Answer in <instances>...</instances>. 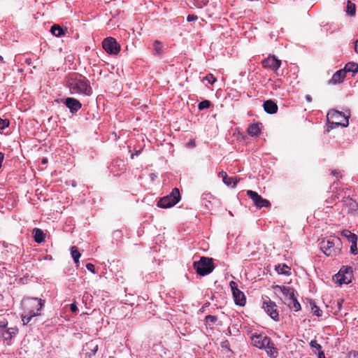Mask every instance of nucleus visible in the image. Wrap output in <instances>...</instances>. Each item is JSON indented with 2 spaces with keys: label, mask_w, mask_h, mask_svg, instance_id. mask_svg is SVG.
<instances>
[{
  "label": "nucleus",
  "mask_w": 358,
  "mask_h": 358,
  "mask_svg": "<svg viewBox=\"0 0 358 358\" xmlns=\"http://www.w3.org/2000/svg\"><path fill=\"white\" fill-rule=\"evenodd\" d=\"M66 31V28L64 29L59 24H54L52 26L50 29V32L52 33V34L57 37L64 36Z\"/></svg>",
  "instance_id": "20"
},
{
  "label": "nucleus",
  "mask_w": 358,
  "mask_h": 358,
  "mask_svg": "<svg viewBox=\"0 0 358 358\" xmlns=\"http://www.w3.org/2000/svg\"><path fill=\"white\" fill-rule=\"evenodd\" d=\"M103 48L110 55H117L120 51V45L114 38L108 37L102 42Z\"/></svg>",
  "instance_id": "11"
},
{
  "label": "nucleus",
  "mask_w": 358,
  "mask_h": 358,
  "mask_svg": "<svg viewBox=\"0 0 358 358\" xmlns=\"http://www.w3.org/2000/svg\"><path fill=\"white\" fill-rule=\"evenodd\" d=\"M63 103L73 114L76 113L82 107L81 103L78 99L73 97L65 99Z\"/></svg>",
  "instance_id": "15"
},
{
  "label": "nucleus",
  "mask_w": 358,
  "mask_h": 358,
  "mask_svg": "<svg viewBox=\"0 0 358 358\" xmlns=\"http://www.w3.org/2000/svg\"><path fill=\"white\" fill-rule=\"evenodd\" d=\"M163 53V45L159 41H155L153 43V54L155 56H160Z\"/></svg>",
  "instance_id": "25"
},
{
  "label": "nucleus",
  "mask_w": 358,
  "mask_h": 358,
  "mask_svg": "<svg viewBox=\"0 0 358 358\" xmlns=\"http://www.w3.org/2000/svg\"><path fill=\"white\" fill-rule=\"evenodd\" d=\"M195 6L198 8H203L207 5L208 0H194Z\"/></svg>",
  "instance_id": "39"
},
{
  "label": "nucleus",
  "mask_w": 358,
  "mask_h": 358,
  "mask_svg": "<svg viewBox=\"0 0 358 358\" xmlns=\"http://www.w3.org/2000/svg\"><path fill=\"white\" fill-rule=\"evenodd\" d=\"M109 358H115V357H113V356H110V357H109Z\"/></svg>",
  "instance_id": "59"
},
{
  "label": "nucleus",
  "mask_w": 358,
  "mask_h": 358,
  "mask_svg": "<svg viewBox=\"0 0 358 358\" xmlns=\"http://www.w3.org/2000/svg\"><path fill=\"white\" fill-rule=\"evenodd\" d=\"M193 267L197 274L202 276L210 274L215 268L213 259L206 257H201L199 261L194 262Z\"/></svg>",
  "instance_id": "5"
},
{
  "label": "nucleus",
  "mask_w": 358,
  "mask_h": 358,
  "mask_svg": "<svg viewBox=\"0 0 358 358\" xmlns=\"http://www.w3.org/2000/svg\"><path fill=\"white\" fill-rule=\"evenodd\" d=\"M47 162H48V159L45 158L43 159V160H42L43 164H45V163H47Z\"/></svg>",
  "instance_id": "56"
},
{
  "label": "nucleus",
  "mask_w": 358,
  "mask_h": 358,
  "mask_svg": "<svg viewBox=\"0 0 358 358\" xmlns=\"http://www.w3.org/2000/svg\"><path fill=\"white\" fill-rule=\"evenodd\" d=\"M352 268L343 266L339 272L334 276V280L340 285L348 284L351 281Z\"/></svg>",
  "instance_id": "8"
},
{
  "label": "nucleus",
  "mask_w": 358,
  "mask_h": 358,
  "mask_svg": "<svg viewBox=\"0 0 358 358\" xmlns=\"http://www.w3.org/2000/svg\"><path fill=\"white\" fill-rule=\"evenodd\" d=\"M217 320V317L215 315H208L205 317V321L207 324H211L215 323Z\"/></svg>",
  "instance_id": "36"
},
{
  "label": "nucleus",
  "mask_w": 358,
  "mask_h": 358,
  "mask_svg": "<svg viewBox=\"0 0 358 358\" xmlns=\"http://www.w3.org/2000/svg\"><path fill=\"white\" fill-rule=\"evenodd\" d=\"M17 331V329H8L2 332V336L4 340H9L15 336Z\"/></svg>",
  "instance_id": "26"
},
{
  "label": "nucleus",
  "mask_w": 358,
  "mask_h": 358,
  "mask_svg": "<svg viewBox=\"0 0 358 358\" xmlns=\"http://www.w3.org/2000/svg\"><path fill=\"white\" fill-rule=\"evenodd\" d=\"M87 348H88L91 351V353L89 356L90 357L92 355H94L98 350V345L94 343L92 341L87 343Z\"/></svg>",
  "instance_id": "32"
},
{
  "label": "nucleus",
  "mask_w": 358,
  "mask_h": 358,
  "mask_svg": "<svg viewBox=\"0 0 358 358\" xmlns=\"http://www.w3.org/2000/svg\"><path fill=\"white\" fill-rule=\"evenodd\" d=\"M339 307L341 306V303L340 302L338 303Z\"/></svg>",
  "instance_id": "58"
},
{
  "label": "nucleus",
  "mask_w": 358,
  "mask_h": 358,
  "mask_svg": "<svg viewBox=\"0 0 358 358\" xmlns=\"http://www.w3.org/2000/svg\"><path fill=\"white\" fill-rule=\"evenodd\" d=\"M220 174H224V177H223V182L227 185V186H229L233 184V187H236L237 182H238V180H235V178H233V177H229L227 174L226 172H224V171H222L220 173Z\"/></svg>",
  "instance_id": "24"
},
{
  "label": "nucleus",
  "mask_w": 358,
  "mask_h": 358,
  "mask_svg": "<svg viewBox=\"0 0 358 358\" xmlns=\"http://www.w3.org/2000/svg\"><path fill=\"white\" fill-rule=\"evenodd\" d=\"M349 358H358V352H354L352 354H350Z\"/></svg>",
  "instance_id": "49"
},
{
  "label": "nucleus",
  "mask_w": 358,
  "mask_h": 358,
  "mask_svg": "<svg viewBox=\"0 0 358 358\" xmlns=\"http://www.w3.org/2000/svg\"><path fill=\"white\" fill-rule=\"evenodd\" d=\"M343 70L345 71V74L346 73L352 72L354 75L358 72V64L353 62H348Z\"/></svg>",
  "instance_id": "22"
},
{
  "label": "nucleus",
  "mask_w": 358,
  "mask_h": 358,
  "mask_svg": "<svg viewBox=\"0 0 358 358\" xmlns=\"http://www.w3.org/2000/svg\"><path fill=\"white\" fill-rule=\"evenodd\" d=\"M86 268L88 271H91L92 273H96L94 265L91 263H87L86 264Z\"/></svg>",
  "instance_id": "43"
},
{
  "label": "nucleus",
  "mask_w": 358,
  "mask_h": 358,
  "mask_svg": "<svg viewBox=\"0 0 358 358\" xmlns=\"http://www.w3.org/2000/svg\"><path fill=\"white\" fill-rule=\"evenodd\" d=\"M318 358H326L324 352L322 350L318 352Z\"/></svg>",
  "instance_id": "48"
},
{
  "label": "nucleus",
  "mask_w": 358,
  "mask_h": 358,
  "mask_svg": "<svg viewBox=\"0 0 358 358\" xmlns=\"http://www.w3.org/2000/svg\"><path fill=\"white\" fill-rule=\"evenodd\" d=\"M180 199V191L178 188H174L169 195L164 196L159 200L157 206L162 208H171L177 204Z\"/></svg>",
  "instance_id": "6"
},
{
  "label": "nucleus",
  "mask_w": 358,
  "mask_h": 358,
  "mask_svg": "<svg viewBox=\"0 0 358 358\" xmlns=\"http://www.w3.org/2000/svg\"><path fill=\"white\" fill-rule=\"evenodd\" d=\"M197 19H198V17L194 15H189L187 17V20L188 22H193V21L196 20Z\"/></svg>",
  "instance_id": "45"
},
{
  "label": "nucleus",
  "mask_w": 358,
  "mask_h": 358,
  "mask_svg": "<svg viewBox=\"0 0 358 358\" xmlns=\"http://www.w3.org/2000/svg\"><path fill=\"white\" fill-rule=\"evenodd\" d=\"M220 346L222 349L227 350V352H232L231 348H230V344L229 342L227 340H224L221 342Z\"/></svg>",
  "instance_id": "38"
},
{
  "label": "nucleus",
  "mask_w": 358,
  "mask_h": 358,
  "mask_svg": "<svg viewBox=\"0 0 358 358\" xmlns=\"http://www.w3.org/2000/svg\"><path fill=\"white\" fill-rule=\"evenodd\" d=\"M66 85L71 94H79L90 96L92 94V89L89 80L85 76L78 73L69 74L66 78Z\"/></svg>",
  "instance_id": "1"
},
{
  "label": "nucleus",
  "mask_w": 358,
  "mask_h": 358,
  "mask_svg": "<svg viewBox=\"0 0 358 358\" xmlns=\"http://www.w3.org/2000/svg\"><path fill=\"white\" fill-rule=\"evenodd\" d=\"M9 126V121L7 119L0 117V130L4 129Z\"/></svg>",
  "instance_id": "40"
},
{
  "label": "nucleus",
  "mask_w": 358,
  "mask_h": 358,
  "mask_svg": "<svg viewBox=\"0 0 358 358\" xmlns=\"http://www.w3.org/2000/svg\"><path fill=\"white\" fill-rule=\"evenodd\" d=\"M229 286L232 291L235 303L239 306H244L246 303V298L244 293L238 288L237 283L234 281H231Z\"/></svg>",
  "instance_id": "10"
},
{
  "label": "nucleus",
  "mask_w": 358,
  "mask_h": 358,
  "mask_svg": "<svg viewBox=\"0 0 358 358\" xmlns=\"http://www.w3.org/2000/svg\"><path fill=\"white\" fill-rule=\"evenodd\" d=\"M45 305V300L34 297H24L22 301V306L24 311L29 313H34L40 315V311Z\"/></svg>",
  "instance_id": "4"
},
{
  "label": "nucleus",
  "mask_w": 358,
  "mask_h": 358,
  "mask_svg": "<svg viewBox=\"0 0 358 358\" xmlns=\"http://www.w3.org/2000/svg\"><path fill=\"white\" fill-rule=\"evenodd\" d=\"M263 308L274 320H278V313L276 309V305L270 299L263 302Z\"/></svg>",
  "instance_id": "13"
},
{
  "label": "nucleus",
  "mask_w": 358,
  "mask_h": 358,
  "mask_svg": "<svg viewBox=\"0 0 358 358\" xmlns=\"http://www.w3.org/2000/svg\"><path fill=\"white\" fill-rule=\"evenodd\" d=\"M342 203L344 206L348 208V212L356 211L358 208V205L356 201L349 196L344 197L342 200Z\"/></svg>",
  "instance_id": "18"
},
{
  "label": "nucleus",
  "mask_w": 358,
  "mask_h": 358,
  "mask_svg": "<svg viewBox=\"0 0 358 358\" xmlns=\"http://www.w3.org/2000/svg\"><path fill=\"white\" fill-rule=\"evenodd\" d=\"M357 241V240H355V238H352V240H350V243H352L350 246V252L353 255H357L358 253Z\"/></svg>",
  "instance_id": "35"
},
{
  "label": "nucleus",
  "mask_w": 358,
  "mask_h": 358,
  "mask_svg": "<svg viewBox=\"0 0 358 358\" xmlns=\"http://www.w3.org/2000/svg\"><path fill=\"white\" fill-rule=\"evenodd\" d=\"M71 254L74 260V262L78 264L79 263V258L80 257V253L78 250L76 246H72L71 248Z\"/></svg>",
  "instance_id": "30"
},
{
  "label": "nucleus",
  "mask_w": 358,
  "mask_h": 358,
  "mask_svg": "<svg viewBox=\"0 0 358 358\" xmlns=\"http://www.w3.org/2000/svg\"><path fill=\"white\" fill-rule=\"evenodd\" d=\"M275 270L278 274H283L286 275H289L290 274V268L285 264H279L278 265L275 266Z\"/></svg>",
  "instance_id": "23"
},
{
  "label": "nucleus",
  "mask_w": 358,
  "mask_h": 358,
  "mask_svg": "<svg viewBox=\"0 0 358 358\" xmlns=\"http://www.w3.org/2000/svg\"><path fill=\"white\" fill-rule=\"evenodd\" d=\"M262 123L251 124L248 128V133L251 136H257L261 132Z\"/></svg>",
  "instance_id": "19"
},
{
  "label": "nucleus",
  "mask_w": 358,
  "mask_h": 358,
  "mask_svg": "<svg viewBox=\"0 0 358 358\" xmlns=\"http://www.w3.org/2000/svg\"><path fill=\"white\" fill-rule=\"evenodd\" d=\"M34 239L37 243H41L45 241V234L44 232L38 228H34L33 229Z\"/></svg>",
  "instance_id": "21"
},
{
  "label": "nucleus",
  "mask_w": 358,
  "mask_h": 358,
  "mask_svg": "<svg viewBox=\"0 0 358 358\" xmlns=\"http://www.w3.org/2000/svg\"><path fill=\"white\" fill-rule=\"evenodd\" d=\"M211 106V102L208 100H203L199 103L198 108L199 110H203L204 109L209 108Z\"/></svg>",
  "instance_id": "33"
},
{
  "label": "nucleus",
  "mask_w": 358,
  "mask_h": 358,
  "mask_svg": "<svg viewBox=\"0 0 358 358\" xmlns=\"http://www.w3.org/2000/svg\"><path fill=\"white\" fill-rule=\"evenodd\" d=\"M274 293L289 308H291V289L285 285H275L273 287Z\"/></svg>",
  "instance_id": "7"
},
{
  "label": "nucleus",
  "mask_w": 358,
  "mask_h": 358,
  "mask_svg": "<svg viewBox=\"0 0 358 358\" xmlns=\"http://www.w3.org/2000/svg\"><path fill=\"white\" fill-rule=\"evenodd\" d=\"M7 322L5 320H0V329L3 330L6 327Z\"/></svg>",
  "instance_id": "46"
},
{
  "label": "nucleus",
  "mask_w": 358,
  "mask_h": 358,
  "mask_svg": "<svg viewBox=\"0 0 358 358\" xmlns=\"http://www.w3.org/2000/svg\"><path fill=\"white\" fill-rule=\"evenodd\" d=\"M247 195L252 200L253 203L258 208H262L263 207L268 208L271 206L270 201L262 198L256 192L248 190Z\"/></svg>",
  "instance_id": "12"
},
{
  "label": "nucleus",
  "mask_w": 358,
  "mask_h": 358,
  "mask_svg": "<svg viewBox=\"0 0 358 358\" xmlns=\"http://www.w3.org/2000/svg\"><path fill=\"white\" fill-rule=\"evenodd\" d=\"M333 122H331L330 123V126H329V127H330L331 129H334V128H336V127H338V126H336L335 124H333Z\"/></svg>",
  "instance_id": "54"
},
{
  "label": "nucleus",
  "mask_w": 358,
  "mask_h": 358,
  "mask_svg": "<svg viewBox=\"0 0 358 358\" xmlns=\"http://www.w3.org/2000/svg\"><path fill=\"white\" fill-rule=\"evenodd\" d=\"M251 340L254 346L259 349H264L270 357L275 358L277 357V348H275L271 338L267 336L262 334L252 335Z\"/></svg>",
  "instance_id": "3"
},
{
  "label": "nucleus",
  "mask_w": 358,
  "mask_h": 358,
  "mask_svg": "<svg viewBox=\"0 0 358 358\" xmlns=\"http://www.w3.org/2000/svg\"><path fill=\"white\" fill-rule=\"evenodd\" d=\"M306 101H308V102L312 101V97H311V96H310V95H308H308H306Z\"/></svg>",
  "instance_id": "53"
},
{
  "label": "nucleus",
  "mask_w": 358,
  "mask_h": 358,
  "mask_svg": "<svg viewBox=\"0 0 358 358\" xmlns=\"http://www.w3.org/2000/svg\"><path fill=\"white\" fill-rule=\"evenodd\" d=\"M263 107L266 113L268 114H274L278 111V106L271 99L266 100L263 103Z\"/></svg>",
  "instance_id": "17"
},
{
  "label": "nucleus",
  "mask_w": 358,
  "mask_h": 358,
  "mask_svg": "<svg viewBox=\"0 0 358 358\" xmlns=\"http://www.w3.org/2000/svg\"><path fill=\"white\" fill-rule=\"evenodd\" d=\"M346 74L345 73V71L343 69L337 71L331 77V78L329 80V84L336 85L342 83Z\"/></svg>",
  "instance_id": "16"
},
{
  "label": "nucleus",
  "mask_w": 358,
  "mask_h": 358,
  "mask_svg": "<svg viewBox=\"0 0 358 358\" xmlns=\"http://www.w3.org/2000/svg\"><path fill=\"white\" fill-rule=\"evenodd\" d=\"M346 13L351 16V17H353L355 15V13H356V6L355 3H353L352 1H347V6H346Z\"/></svg>",
  "instance_id": "27"
},
{
  "label": "nucleus",
  "mask_w": 358,
  "mask_h": 358,
  "mask_svg": "<svg viewBox=\"0 0 358 358\" xmlns=\"http://www.w3.org/2000/svg\"><path fill=\"white\" fill-rule=\"evenodd\" d=\"M355 51L358 53V39L355 41Z\"/></svg>",
  "instance_id": "52"
},
{
  "label": "nucleus",
  "mask_w": 358,
  "mask_h": 358,
  "mask_svg": "<svg viewBox=\"0 0 358 358\" xmlns=\"http://www.w3.org/2000/svg\"><path fill=\"white\" fill-rule=\"evenodd\" d=\"M301 309V305L297 301V300L294 296V293L292 292V310L294 311H298Z\"/></svg>",
  "instance_id": "37"
},
{
  "label": "nucleus",
  "mask_w": 358,
  "mask_h": 358,
  "mask_svg": "<svg viewBox=\"0 0 358 358\" xmlns=\"http://www.w3.org/2000/svg\"><path fill=\"white\" fill-rule=\"evenodd\" d=\"M320 246L325 255L334 257L341 253L343 243L339 237L329 236L320 241Z\"/></svg>",
  "instance_id": "2"
},
{
  "label": "nucleus",
  "mask_w": 358,
  "mask_h": 358,
  "mask_svg": "<svg viewBox=\"0 0 358 358\" xmlns=\"http://www.w3.org/2000/svg\"><path fill=\"white\" fill-rule=\"evenodd\" d=\"M331 175L335 177L336 179H339L341 178H342V176L341 174V173L336 170H334V171H331Z\"/></svg>",
  "instance_id": "44"
},
{
  "label": "nucleus",
  "mask_w": 358,
  "mask_h": 358,
  "mask_svg": "<svg viewBox=\"0 0 358 358\" xmlns=\"http://www.w3.org/2000/svg\"><path fill=\"white\" fill-rule=\"evenodd\" d=\"M204 80H207L208 83L213 85L215 81L216 78L212 74H208Z\"/></svg>",
  "instance_id": "42"
},
{
  "label": "nucleus",
  "mask_w": 358,
  "mask_h": 358,
  "mask_svg": "<svg viewBox=\"0 0 358 358\" xmlns=\"http://www.w3.org/2000/svg\"><path fill=\"white\" fill-rule=\"evenodd\" d=\"M310 345L312 348H315L317 350H318V352L322 350V346L319 343H317V341H311L310 343Z\"/></svg>",
  "instance_id": "41"
},
{
  "label": "nucleus",
  "mask_w": 358,
  "mask_h": 358,
  "mask_svg": "<svg viewBox=\"0 0 358 358\" xmlns=\"http://www.w3.org/2000/svg\"><path fill=\"white\" fill-rule=\"evenodd\" d=\"M3 60V57L0 55V61Z\"/></svg>",
  "instance_id": "57"
},
{
  "label": "nucleus",
  "mask_w": 358,
  "mask_h": 358,
  "mask_svg": "<svg viewBox=\"0 0 358 358\" xmlns=\"http://www.w3.org/2000/svg\"><path fill=\"white\" fill-rule=\"evenodd\" d=\"M262 66L266 69H271L273 71L278 69L281 64V61L277 59L274 55L269 56L262 62Z\"/></svg>",
  "instance_id": "14"
},
{
  "label": "nucleus",
  "mask_w": 358,
  "mask_h": 358,
  "mask_svg": "<svg viewBox=\"0 0 358 358\" xmlns=\"http://www.w3.org/2000/svg\"><path fill=\"white\" fill-rule=\"evenodd\" d=\"M310 306H311V310H312V312L313 313L317 316V317H320L322 315V310L320 309V308L316 306V304L315 303H310Z\"/></svg>",
  "instance_id": "34"
},
{
  "label": "nucleus",
  "mask_w": 358,
  "mask_h": 358,
  "mask_svg": "<svg viewBox=\"0 0 358 358\" xmlns=\"http://www.w3.org/2000/svg\"><path fill=\"white\" fill-rule=\"evenodd\" d=\"M341 235L345 237L349 242H350V240H352V238H355V240H357V236L348 229L343 230L341 231Z\"/></svg>",
  "instance_id": "31"
},
{
  "label": "nucleus",
  "mask_w": 358,
  "mask_h": 358,
  "mask_svg": "<svg viewBox=\"0 0 358 358\" xmlns=\"http://www.w3.org/2000/svg\"><path fill=\"white\" fill-rule=\"evenodd\" d=\"M70 309L73 312V313H76L77 310H78V308H77V306L76 305V303H71V307H70Z\"/></svg>",
  "instance_id": "47"
},
{
  "label": "nucleus",
  "mask_w": 358,
  "mask_h": 358,
  "mask_svg": "<svg viewBox=\"0 0 358 358\" xmlns=\"http://www.w3.org/2000/svg\"><path fill=\"white\" fill-rule=\"evenodd\" d=\"M155 177H156V176L154 173H151L150 174V178H151L152 180H153Z\"/></svg>",
  "instance_id": "55"
},
{
  "label": "nucleus",
  "mask_w": 358,
  "mask_h": 358,
  "mask_svg": "<svg viewBox=\"0 0 358 358\" xmlns=\"http://www.w3.org/2000/svg\"><path fill=\"white\" fill-rule=\"evenodd\" d=\"M116 166H118V167H120L122 166V168H120V169L122 170L123 169V167L124 166V162L122 160V159H114L110 165L109 166V169H110V171L112 172H115V168Z\"/></svg>",
  "instance_id": "28"
},
{
  "label": "nucleus",
  "mask_w": 358,
  "mask_h": 358,
  "mask_svg": "<svg viewBox=\"0 0 358 358\" xmlns=\"http://www.w3.org/2000/svg\"><path fill=\"white\" fill-rule=\"evenodd\" d=\"M38 316L34 313H28L24 310V313L22 315V321L24 325L27 324L31 320L32 317Z\"/></svg>",
  "instance_id": "29"
},
{
  "label": "nucleus",
  "mask_w": 358,
  "mask_h": 358,
  "mask_svg": "<svg viewBox=\"0 0 358 358\" xmlns=\"http://www.w3.org/2000/svg\"><path fill=\"white\" fill-rule=\"evenodd\" d=\"M333 119L336 120V122H333L336 126H341L343 127H346L349 124L348 117L346 116L342 112H340L336 110H330L327 113V119Z\"/></svg>",
  "instance_id": "9"
},
{
  "label": "nucleus",
  "mask_w": 358,
  "mask_h": 358,
  "mask_svg": "<svg viewBox=\"0 0 358 358\" xmlns=\"http://www.w3.org/2000/svg\"><path fill=\"white\" fill-rule=\"evenodd\" d=\"M141 152V150H139L136 151L135 154H131V159H134V155H137V156L139 155Z\"/></svg>",
  "instance_id": "51"
},
{
  "label": "nucleus",
  "mask_w": 358,
  "mask_h": 358,
  "mask_svg": "<svg viewBox=\"0 0 358 358\" xmlns=\"http://www.w3.org/2000/svg\"><path fill=\"white\" fill-rule=\"evenodd\" d=\"M187 145L189 147H194L195 146V142L194 140H191L188 143Z\"/></svg>",
  "instance_id": "50"
}]
</instances>
